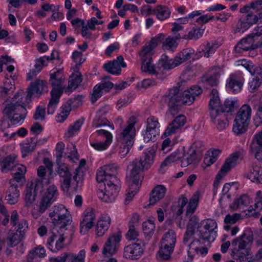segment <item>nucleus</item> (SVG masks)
<instances>
[{
  "label": "nucleus",
  "instance_id": "nucleus-44",
  "mask_svg": "<svg viewBox=\"0 0 262 262\" xmlns=\"http://www.w3.org/2000/svg\"><path fill=\"white\" fill-rule=\"evenodd\" d=\"M237 107V103L236 101L227 99L225 100L223 105H220L219 112H224L225 114H226V113L232 112L234 111Z\"/></svg>",
  "mask_w": 262,
  "mask_h": 262
},
{
  "label": "nucleus",
  "instance_id": "nucleus-64",
  "mask_svg": "<svg viewBox=\"0 0 262 262\" xmlns=\"http://www.w3.org/2000/svg\"><path fill=\"white\" fill-rule=\"evenodd\" d=\"M85 252L84 250H80L77 254L70 255L69 262H84Z\"/></svg>",
  "mask_w": 262,
  "mask_h": 262
},
{
  "label": "nucleus",
  "instance_id": "nucleus-8",
  "mask_svg": "<svg viewBox=\"0 0 262 262\" xmlns=\"http://www.w3.org/2000/svg\"><path fill=\"white\" fill-rule=\"evenodd\" d=\"M49 216L54 225V227L67 229L66 227L71 224L72 220L68 209L63 205L54 206L50 210Z\"/></svg>",
  "mask_w": 262,
  "mask_h": 262
},
{
  "label": "nucleus",
  "instance_id": "nucleus-45",
  "mask_svg": "<svg viewBox=\"0 0 262 262\" xmlns=\"http://www.w3.org/2000/svg\"><path fill=\"white\" fill-rule=\"evenodd\" d=\"M249 178L253 182L262 184V167L255 165L250 170Z\"/></svg>",
  "mask_w": 262,
  "mask_h": 262
},
{
  "label": "nucleus",
  "instance_id": "nucleus-21",
  "mask_svg": "<svg viewBox=\"0 0 262 262\" xmlns=\"http://www.w3.org/2000/svg\"><path fill=\"white\" fill-rule=\"evenodd\" d=\"M202 93V89L197 85H194L189 89L181 91V98L182 105H190L194 101L195 97L199 96Z\"/></svg>",
  "mask_w": 262,
  "mask_h": 262
},
{
  "label": "nucleus",
  "instance_id": "nucleus-31",
  "mask_svg": "<svg viewBox=\"0 0 262 262\" xmlns=\"http://www.w3.org/2000/svg\"><path fill=\"white\" fill-rule=\"evenodd\" d=\"M55 58L54 51H53L50 56H45L36 59L34 65V69H32L30 72L28 73L27 79L30 80L33 76H36L41 71L43 66H44L45 59H47V60H52L55 59Z\"/></svg>",
  "mask_w": 262,
  "mask_h": 262
},
{
  "label": "nucleus",
  "instance_id": "nucleus-17",
  "mask_svg": "<svg viewBox=\"0 0 262 262\" xmlns=\"http://www.w3.org/2000/svg\"><path fill=\"white\" fill-rule=\"evenodd\" d=\"M58 196L57 188L55 185H50L41 200L39 205L40 213H43L56 200Z\"/></svg>",
  "mask_w": 262,
  "mask_h": 262
},
{
  "label": "nucleus",
  "instance_id": "nucleus-12",
  "mask_svg": "<svg viewBox=\"0 0 262 262\" xmlns=\"http://www.w3.org/2000/svg\"><path fill=\"white\" fill-rule=\"evenodd\" d=\"M26 112L25 107L17 102L8 104L3 110V113L8 117L13 124L19 123L25 118Z\"/></svg>",
  "mask_w": 262,
  "mask_h": 262
},
{
  "label": "nucleus",
  "instance_id": "nucleus-24",
  "mask_svg": "<svg viewBox=\"0 0 262 262\" xmlns=\"http://www.w3.org/2000/svg\"><path fill=\"white\" fill-rule=\"evenodd\" d=\"M14 183V181L10 180V186L6 191L5 200L8 203L11 205L17 203L20 198V191L18 188V184Z\"/></svg>",
  "mask_w": 262,
  "mask_h": 262
},
{
  "label": "nucleus",
  "instance_id": "nucleus-11",
  "mask_svg": "<svg viewBox=\"0 0 262 262\" xmlns=\"http://www.w3.org/2000/svg\"><path fill=\"white\" fill-rule=\"evenodd\" d=\"M243 154L241 151H238L232 154L230 157L227 158L224 164L222 166L221 169L216 176L214 182V186L217 187L220 184V180L224 178L227 173L230 170V169L235 167L243 159Z\"/></svg>",
  "mask_w": 262,
  "mask_h": 262
},
{
  "label": "nucleus",
  "instance_id": "nucleus-3",
  "mask_svg": "<svg viewBox=\"0 0 262 262\" xmlns=\"http://www.w3.org/2000/svg\"><path fill=\"white\" fill-rule=\"evenodd\" d=\"M117 121L120 126V133L117 136V141L120 144L119 155L123 158L129 152L134 142L136 134L135 124L137 122L136 118L132 116L128 120L127 125L122 128V119L118 118Z\"/></svg>",
  "mask_w": 262,
  "mask_h": 262
},
{
  "label": "nucleus",
  "instance_id": "nucleus-56",
  "mask_svg": "<svg viewBox=\"0 0 262 262\" xmlns=\"http://www.w3.org/2000/svg\"><path fill=\"white\" fill-rule=\"evenodd\" d=\"M83 123V120H78L75 122L73 125H71L67 130V134L69 136L73 137L79 131Z\"/></svg>",
  "mask_w": 262,
  "mask_h": 262
},
{
  "label": "nucleus",
  "instance_id": "nucleus-6",
  "mask_svg": "<svg viewBox=\"0 0 262 262\" xmlns=\"http://www.w3.org/2000/svg\"><path fill=\"white\" fill-rule=\"evenodd\" d=\"M184 83V81L178 83L176 86L170 89L162 97L163 101L168 106V112L172 116L177 114L182 105L181 91L183 90L181 86Z\"/></svg>",
  "mask_w": 262,
  "mask_h": 262
},
{
  "label": "nucleus",
  "instance_id": "nucleus-16",
  "mask_svg": "<svg viewBox=\"0 0 262 262\" xmlns=\"http://www.w3.org/2000/svg\"><path fill=\"white\" fill-rule=\"evenodd\" d=\"M121 235L120 233H116L110 235L107 238L102 249V254L107 257L115 254L118 250Z\"/></svg>",
  "mask_w": 262,
  "mask_h": 262
},
{
  "label": "nucleus",
  "instance_id": "nucleus-19",
  "mask_svg": "<svg viewBox=\"0 0 262 262\" xmlns=\"http://www.w3.org/2000/svg\"><path fill=\"white\" fill-rule=\"evenodd\" d=\"M142 242H135L124 248L123 256L126 259L135 260L140 258L143 254Z\"/></svg>",
  "mask_w": 262,
  "mask_h": 262
},
{
  "label": "nucleus",
  "instance_id": "nucleus-7",
  "mask_svg": "<svg viewBox=\"0 0 262 262\" xmlns=\"http://www.w3.org/2000/svg\"><path fill=\"white\" fill-rule=\"evenodd\" d=\"M159 41V37L152 38L149 42L145 44L143 49L139 52L142 60L141 69L143 72H148L152 74H156L155 66L151 63L152 51L157 47Z\"/></svg>",
  "mask_w": 262,
  "mask_h": 262
},
{
  "label": "nucleus",
  "instance_id": "nucleus-50",
  "mask_svg": "<svg viewBox=\"0 0 262 262\" xmlns=\"http://www.w3.org/2000/svg\"><path fill=\"white\" fill-rule=\"evenodd\" d=\"M250 203L249 198L248 195L243 194L239 198L234 200L233 203L231 204L230 208L233 210H235L240 208L242 206H247Z\"/></svg>",
  "mask_w": 262,
  "mask_h": 262
},
{
  "label": "nucleus",
  "instance_id": "nucleus-39",
  "mask_svg": "<svg viewBox=\"0 0 262 262\" xmlns=\"http://www.w3.org/2000/svg\"><path fill=\"white\" fill-rule=\"evenodd\" d=\"M16 156L15 155H10L7 156L0 163V168L3 172H7L9 170H12L16 162Z\"/></svg>",
  "mask_w": 262,
  "mask_h": 262
},
{
  "label": "nucleus",
  "instance_id": "nucleus-4",
  "mask_svg": "<svg viewBox=\"0 0 262 262\" xmlns=\"http://www.w3.org/2000/svg\"><path fill=\"white\" fill-rule=\"evenodd\" d=\"M253 241V234L250 229H246L239 237L232 241L231 255L236 262H253V259L246 248L248 245H251Z\"/></svg>",
  "mask_w": 262,
  "mask_h": 262
},
{
  "label": "nucleus",
  "instance_id": "nucleus-20",
  "mask_svg": "<svg viewBox=\"0 0 262 262\" xmlns=\"http://www.w3.org/2000/svg\"><path fill=\"white\" fill-rule=\"evenodd\" d=\"M210 113L212 122L215 125L219 131L225 129L229 125V121L227 114L219 112L215 110H211Z\"/></svg>",
  "mask_w": 262,
  "mask_h": 262
},
{
  "label": "nucleus",
  "instance_id": "nucleus-41",
  "mask_svg": "<svg viewBox=\"0 0 262 262\" xmlns=\"http://www.w3.org/2000/svg\"><path fill=\"white\" fill-rule=\"evenodd\" d=\"M176 242V236L174 231L170 230L165 233L161 239V243L170 247V249L174 247Z\"/></svg>",
  "mask_w": 262,
  "mask_h": 262
},
{
  "label": "nucleus",
  "instance_id": "nucleus-42",
  "mask_svg": "<svg viewBox=\"0 0 262 262\" xmlns=\"http://www.w3.org/2000/svg\"><path fill=\"white\" fill-rule=\"evenodd\" d=\"M197 159V155L195 150L193 149H189L187 154H184L181 160V166L186 167L192 164Z\"/></svg>",
  "mask_w": 262,
  "mask_h": 262
},
{
  "label": "nucleus",
  "instance_id": "nucleus-5",
  "mask_svg": "<svg viewBox=\"0 0 262 262\" xmlns=\"http://www.w3.org/2000/svg\"><path fill=\"white\" fill-rule=\"evenodd\" d=\"M56 163L55 171L60 178L61 189L66 193L70 189L72 191H77L79 184V180L77 178L80 171V168H77L72 176L68 164L59 160H56Z\"/></svg>",
  "mask_w": 262,
  "mask_h": 262
},
{
  "label": "nucleus",
  "instance_id": "nucleus-18",
  "mask_svg": "<svg viewBox=\"0 0 262 262\" xmlns=\"http://www.w3.org/2000/svg\"><path fill=\"white\" fill-rule=\"evenodd\" d=\"M50 76L49 82L53 88L51 93L62 95L64 88L63 83L64 80L63 69H60L56 71H53L52 70L50 72Z\"/></svg>",
  "mask_w": 262,
  "mask_h": 262
},
{
  "label": "nucleus",
  "instance_id": "nucleus-52",
  "mask_svg": "<svg viewBox=\"0 0 262 262\" xmlns=\"http://www.w3.org/2000/svg\"><path fill=\"white\" fill-rule=\"evenodd\" d=\"M36 141L35 138L32 137L31 138V142L29 143H26L21 147V151L23 154L22 156L23 158L27 156V155L34 150L36 146Z\"/></svg>",
  "mask_w": 262,
  "mask_h": 262
},
{
  "label": "nucleus",
  "instance_id": "nucleus-60",
  "mask_svg": "<svg viewBox=\"0 0 262 262\" xmlns=\"http://www.w3.org/2000/svg\"><path fill=\"white\" fill-rule=\"evenodd\" d=\"M16 170L20 171V174L14 173V178L10 180L14 181V184H17L18 183L20 182L24 179V174L26 171V167L23 165H18L16 167Z\"/></svg>",
  "mask_w": 262,
  "mask_h": 262
},
{
  "label": "nucleus",
  "instance_id": "nucleus-49",
  "mask_svg": "<svg viewBox=\"0 0 262 262\" xmlns=\"http://www.w3.org/2000/svg\"><path fill=\"white\" fill-rule=\"evenodd\" d=\"M199 199V192H195L190 199L186 210V215H192L198 204Z\"/></svg>",
  "mask_w": 262,
  "mask_h": 262
},
{
  "label": "nucleus",
  "instance_id": "nucleus-54",
  "mask_svg": "<svg viewBox=\"0 0 262 262\" xmlns=\"http://www.w3.org/2000/svg\"><path fill=\"white\" fill-rule=\"evenodd\" d=\"M139 232L137 230L135 225H130L129 226V229L126 234V238L128 241H134L136 242H142L141 240L138 238L139 236Z\"/></svg>",
  "mask_w": 262,
  "mask_h": 262
},
{
  "label": "nucleus",
  "instance_id": "nucleus-34",
  "mask_svg": "<svg viewBox=\"0 0 262 262\" xmlns=\"http://www.w3.org/2000/svg\"><path fill=\"white\" fill-rule=\"evenodd\" d=\"M239 65L245 68L252 75H255V77L262 78V68L261 67L256 66L251 61H247L245 59L240 61Z\"/></svg>",
  "mask_w": 262,
  "mask_h": 262
},
{
  "label": "nucleus",
  "instance_id": "nucleus-61",
  "mask_svg": "<svg viewBox=\"0 0 262 262\" xmlns=\"http://www.w3.org/2000/svg\"><path fill=\"white\" fill-rule=\"evenodd\" d=\"M133 184H129V190L127 193L124 200V204L127 205L132 200L133 197L139 190L140 186H138L137 188L133 186Z\"/></svg>",
  "mask_w": 262,
  "mask_h": 262
},
{
  "label": "nucleus",
  "instance_id": "nucleus-40",
  "mask_svg": "<svg viewBox=\"0 0 262 262\" xmlns=\"http://www.w3.org/2000/svg\"><path fill=\"white\" fill-rule=\"evenodd\" d=\"M46 255L45 249L41 246H38L34 249L31 250L26 257L25 262H34V259L35 256L43 257Z\"/></svg>",
  "mask_w": 262,
  "mask_h": 262
},
{
  "label": "nucleus",
  "instance_id": "nucleus-33",
  "mask_svg": "<svg viewBox=\"0 0 262 262\" xmlns=\"http://www.w3.org/2000/svg\"><path fill=\"white\" fill-rule=\"evenodd\" d=\"M166 188L163 185H158L152 190L149 200V205H155L158 201L164 198Z\"/></svg>",
  "mask_w": 262,
  "mask_h": 262
},
{
  "label": "nucleus",
  "instance_id": "nucleus-23",
  "mask_svg": "<svg viewBox=\"0 0 262 262\" xmlns=\"http://www.w3.org/2000/svg\"><path fill=\"white\" fill-rule=\"evenodd\" d=\"M244 79L239 75L231 74L227 80L226 88L233 93H237L242 90Z\"/></svg>",
  "mask_w": 262,
  "mask_h": 262
},
{
  "label": "nucleus",
  "instance_id": "nucleus-14",
  "mask_svg": "<svg viewBox=\"0 0 262 262\" xmlns=\"http://www.w3.org/2000/svg\"><path fill=\"white\" fill-rule=\"evenodd\" d=\"M253 11L249 14H247L246 16H243L238 21L235 32H238L243 33L248 30L252 25L256 24L259 21L261 23V16L260 13L255 14Z\"/></svg>",
  "mask_w": 262,
  "mask_h": 262
},
{
  "label": "nucleus",
  "instance_id": "nucleus-10",
  "mask_svg": "<svg viewBox=\"0 0 262 262\" xmlns=\"http://www.w3.org/2000/svg\"><path fill=\"white\" fill-rule=\"evenodd\" d=\"M67 229H59L54 227L51 231V235L49 237L47 246L53 252H57L64 247L66 237L64 236Z\"/></svg>",
  "mask_w": 262,
  "mask_h": 262
},
{
  "label": "nucleus",
  "instance_id": "nucleus-30",
  "mask_svg": "<svg viewBox=\"0 0 262 262\" xmlns=\"http://www.w3.org/2000/svg\"><path fill=\"white\" fill-rule=\"evenodd\" d=\"M186 120L184 115H179L169 123L163 135L166 137L176 133L185 124Z\"/></svg>",
  "mask_w": 262,
  "mask_h": 262
},
{
  "label": "nucleus",
  "instance_id": "nucleus-15",
  "mask_svg": "<svg viewBox=\"0 0 262 262\" xmlns=\"http://www.w3.org/2000/svg\"><path fill=\"white\" fill-rule=\"evenodd\" d=\"M160 124L157 118L150 116L146 120V128L143 132L144 142L147 143L154 139L160 133Z\"/></svg>",
  "mask_w": 262,
  "mask_h": 262
},
{
  "label": "nucleus",
  "instance_id": "nucleus-13",
  "mask_svg": "<svg viewBox=\"0 0 262 262\" xmlns=\"http://www.w3.org/2000/svg\"><path fill=\"white\" fill-rule=\"evenodd\" d=\"M83 97L78 95L74 98L70 99L66 104L60 108V113L56 116V121L58 122H63L69 116L72 107L77 108L82 104Z\"/></svg>",
  "mask_w": 262,
  "mask_h": 262
},
{
  "label": "nucleus",
  "instance_id": "nucleus-57",
  "mask_svg": "<svg viewBox=\"0 0 262 262\" xmlns=\"http://www.w3.org/2000/svg\"><path fill=\"white\" fill-rule=\"evenodd\" d=\"M219 47V45L217 43L216 41H214V42H207L206 47L205 49H203L202 51L204 52V56L206 57H209L210 54H212L214 53L216 49Z\"/></svg>",
  "mask_w": 262,
  "mask_h": 262
},
{
  "label": "nucleus",
  "instance_id": "nucleus-63",
  "mask_svg": "<svg viewBox=\"0 0 262 262\" xmlns=\"http://www.w3.org/2000/svg\"><path fill=\"white\" fill-rule=\"evenodd\" d=\"M18 232L12 233L10 237L8 238L7 244L11 247L17 245L21 240L20 235L21 233H18Z\"/></svg>",
  "mask_w": 262,
  "mask_h": 262
},
{
  "label": "nucleus",
  "instance_id": "nucleus-53",
  "mask_svg": "<svg viewBox=\"0 0 262 262\" xmlns=\"http://www.w3.org/2000/svg\"><path fill=\"white\" fill-rule=\"evenodd\" d=\"M203 33V30L198 28H193L189 31L187 34L185 35L183 38L185 39H194L196 40L202 37Z\"/></svg>",
  "mask_w": 262,
  "mask_h": 262
},
{
  "label": "nucleus",
  "instance_id": "nucleus-43",
  "mask_svg": "<svg viewBox=\"0 0 262 262\" xmlns=\"http://www.w3.org/2000/svg\"><path fill=\"white\" fill-rule=\"evenodd\" d=\"M220 100L219 97L218 91L216 89H212L211 93V98L209 103V111L215 110L219 111Z\"/></svg>",
  "mask_w": 262,
  "mask_h": 262
},
{
  "label": "nucleus",
  "instance_id": "nucleus-51",
  "mask_svg": "<svg viewBox=\"0 0 262 262\" xmlns=\"http://www.w3.org/2000/svg\"><path fill=\"white\" fill-rule=\"evenodd\" d=\"M173 251V248L170 249V247L161 243L160 248L158 251L160 257L163 260L168 259Z\"/></svg>",
  "mask_w": 262,
  "mask_h": 262
},
{
  "label": "nucleus",
  "instance_id": "nucleus-47",
  "mask_svg": "<svg viewBox=\"0 0 262 262\" xmlns=\"http://www.w3.org/2000/svg\"><path fill=\"white\" fill-rule=\"evenodd\" d=\"M155 225L153 221L148 220L142 224L143 232L146 238L149 240L154 233Z\"/></svg>",
  "mask_w": 262,
  "mask_h": 262
},
{
  "label": "nucleus",
  "instance_id": "nucleus-27",
  "mask_svg": "<svg viewBox=\"0 0 262 262\" xmlns=\"http://www.w3.org/2000/svg\"><path fill=\"white\" fill-rule=\"evenodd\" d=\"M47 91L46 83L42 80H36L34 83H31L28 87L26 100L30 101L33 94L35 93L40 94Z\"/></svg>",
  "mask_w": 262,
  "mask_h": 262
},
{
  "label": "nucleus",
  "instance_id": "nucleus-59",
  "mask_svg": "<svg viewBox=\"0 0 262 262\" xmlns=\"http://www.w3.org/2000/svg\"><path fill=\"white\" fill-rule=\"evenodd\" d=\"M9 128L10 124L8 121L3 120L0 123V130L2 132H4V136L6 137L11 138L12 136L15 134V132H14L11 130L7 131V129H9Z\"/></svg>",
  "mask_w": 262,
  "mask_h": 262
},
{
  "label": "nucleus",
  "instance_id": "nucleus-35",
  "mask_svg": "<svg viewBox=\"0 0 262 262\" xmlns=\"http://www.w3.org/2000/svg\"><path fill=\"white\" fill-rule=\"evenodd\" d=\"M176 57L174 58H170L166 55H162L159 60L158 66L165 70H170L179 66L178 61H176Z\"/></svg>",
  "mask_w": 262,
  "mask_h": 262
},
{
  "label": "nucleus",
  "instance_id": "nucleus-48",
  "mask_svg": "<svg viewBox=\"0 0 262 262\" xmlns=\"http://www.w3.org/2000/svg\"><path fill=\"white\" fill-rule=\"evenodd\" d=\"M51 98L47 106V113L48 114H53L55 112L61 94L51 93Z\"/></svg>",
  "mask_w": 262,
  "mask_h": 262
},
{
  "label": "nucleus",
  "instance_id": "nucleus-29",
  "mask_svg": "<svg viewBox=\"0 0 262 262\" xmlns=\"http://www.w3.org/2000/svg\"><path fill=\"white\" fill-rule=\"evenodd\" d=\"M250 151L258 160H262V129L256 135L250 145Z\"/></svg>",
  "mask_w": 262,
  "mask_h": 262
},
{
  "label": "nucleus",
  "instance_id": "nucleus-37",
  "mask_svg": "<svg viewBox=\"0 0 262 262\" xmlns=\"http://www.w3.org/2000/svg\"><path fill=\"white\" fill-rule=\"evenodd\" d=\"M82 79L80 73H73L69 77L68 86L65 92L70 94L72 90H75L82 82Z\"/></svg>",
  "mask_w": 262,
  "mask_h": 262
},
{
  "label": "nucleus",
  "instance_id": "nucleus-32",
  "mask_svg": "<svg viewBox=\"0 0 262 262\" xmlns=\"http://www.w3.org/2000/svg\"><path fill=\"white\" fill-rule=\"evenodd\" d=\"M110 224V217L107 214H104L102 215L97 224L96 228V233L97 235L98 236L103 235L105 232L109 228Z\"/></svg>",
  "mask_w": 262,
  "mask_h": 262
},
{
  "label": "nucleus",
  "instance_id": "nucleus-62",
  "mask_svg": "<svg viewBox=\"0 0 262 262\" xmlns=\"http://www.w3.org/2000/svg\"><path fill=\"white\" fill-rule=\"evenodd\" d=\"M200 238L209 242H213L216 238V231H210L204 230H200Z\"/></svg>",
  "mask_w": 262,
  "mask_h": 262
},
{
  "label": "nucleus",
  "instance_id": "nucleus-28",
  "mask_svg": "<svg viewBox=\"0 0 262 262\" xmlns=\"http://www.w3.org/2000/svg\"><path fill=\"white\" fill-rule=\"evenodd\" d=\"M95 215L94 210L85 211L82 221L80 222V232L85 234L94 226Z\"/></svg>",
  "mask_w": 262,
  "mask_h": 262
},
{
  "label": "nucleus",
  "instance_id": "nucleus-9",
  "mask_svg": "<svg viewBox=\"0 0 262 262\" xmlns=\"http://www.w3.org/2000/svg\"><path fill=\"white\" fill-rule=\"evenodd\" d=\"M251 115V108L248 104L243 105L237 112L233 125L232 130L237 135L245 133Z\"/></svg>",
  "mask_w": 262,
  "mask_h": 262
},
{
  "label": "nucleus",
  "instance_id": "nucleus-55",
  "mask_svg": "<svg viewBox=\"0 0 262 262\" xmlns=\"http://www.w3.org/2000/svg\"><path fill=\"white\" fill-rule=\"evenodd\" d=\"M180 35L176 36L175 38L171 37H168L163 43V46L165 50H172L177 47L178 43L177 39L180 38Z\"/></svg>",
  "mask_w": 262,
  "mask_h": 262
},
{
  "label": "nucleus",
  "instance_id": "nucleus-58",
  "mask_svg": "<svg viewBox=\"0 0 262 262\" xmlns=\"http://www.w3.org/2000/svg\"><path fill=\"white\" fill-rule=\"evenodd\" d=\"M108 120L104 117L98 113L94 119L92 125L96 128L105 126L107 125Z\"/></svg>",
  "mask_w": 262,
  "mask_h": 262
},
{
  "label": "nucleus",
  "instance_id": "nucleus-1",
  "mask_svg": "<svg viewBox=\"0 0 262 262\" xmlns=\"http://www.w3.org/2000/svg\"><path fill=\"white\" fill-rule=\"evenodd\" d=\"M118 166L115 164L105 165L97 171L96 180L100 183L97 192L99 199L104 202H112L120 190V181L116 177Z\"/></svg>",
  "mask_w": 262,
  "mask_h": 262
},
{
  "label": "nucleus",
  "instance_id": "nucleus-46",
  "mask_svg": "<svg viewBox=\"0 0 262 262\" xmlns=\"http://www.w3.org/2000/svg\"><path fill=\"white\" fill-rule=\"evenodd\" d=\"M194 53V50L192 48H187L180 52L176 57L179 65L190 59Z\"/></svg>",
  "mask_w": 262,
  "mask_h": 262
},
{
  "label": "nucleus",
  "instance_id": "nucleus-25",
  "mask_svg": "<svg viewBox=\"0 0 262 262\" xmlns=\"http://www.w3.org/2000/svg\"><path fill=\"white\" fill-rule=\"evenodd\" d=\"M259 46V42L252 38L250 35L243 38L235 47L236 52H241L243 51L253 50Z\"/></svg>",
  "mask_w": 262,
  "mask_h": 262
},
{
  "label": "nucleus",
  "instance_id": "nucleus-2",
  "mask_svg": "<svg viewBox=\"0 0 262 262\" xmlns=\"http://www.w3.org/2000/svg\"><path fill=\"white\" fill-rule=\"evenodd\" d=\"M155 152L152 150L144 152L139 158H136L127 166L128 172L126 178L129 184H135L133 186L137 188L140 186L143 179V172L148 169L153 164Z\"/></svg>",
  "mask_w": 262,
  "mask_h": 262
},
{
  "label": "nucleus",
  "instance_id": "nucleus-38",
  "mask_svg": "<svg viewBox=\"0 0 262 262\" xmlns=\"http://www.w3.org/2000/svg\"><path fill=\"white\" fill-rule=\"evenodd\" d=\"M153 13L159 20L162 21L168 18L171 12L167 6L159 5L153 10Z\"/></svg>",
  "mask_w": 262,
  "mask_h": 262
},
{
  "label": "nucleus",
  "instance_id": "nucleus-22",
  "mask_svg": "<svg viewBox=\"0 0 262 262\" xmlns=\"http://www.w3.org/2000/svg\"><path fill=\"white\" fill-rule=\"evenodd\" d=\"M126 64L124 62L122 56H118L116 59L110 61L103 65L104 69L109 73L118 75L121 73V67L125 68Z\"/></svg>",
  "mask_w": 262,
  "mask_h": 262
},
{
  "label": "nucleus",
  "instance_id": "nucleus-36",
  "mask_svg": "<svg viewBox=\"0 0 262 262\" xmlns=\"http://www.w3.org/2000/svg\"><path fill=\"white\" fill-rule=\"evenodd\" d=\"M41 185V184H36L34 188L33 184H31L30 186H29L28 184L27 185L24 198L27 206H30L34 202L36 192L37 191L39 186Z\"/></svg>",
  "mask_w": 262,
  "mask_h": 262
},
{
  "label": "nucleus",
  "instance_id": "nucleus-26",
  "mask_svg": "<svg viewBox=\"0 0 262 262\" xmlns=\"http://www.w3.org/2000/svg\"><path fill=\"white\" fill-rule=\"evenodd\" d=\"M96 133L104 136L105 138L103 141H94L91 142V146L97 150H103L106 149L112 141V135L110 132L105 129H99Z\"/></svg>",
  "mask_w": 262,
  "mask_h": 262
}]
</instances>
